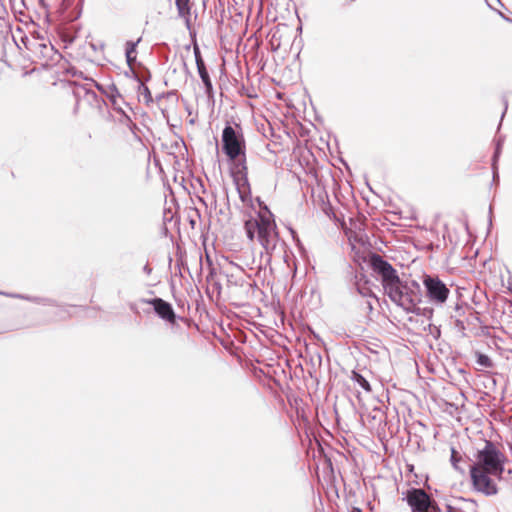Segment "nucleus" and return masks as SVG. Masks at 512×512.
<instances>
[{
  "label": "nucleus",
  "mask_w": 512,
  "mask_h": 512,
  "mask_svg": "<svg viewBox=\"0 0 512 512\" xmlns=\"http://www.w3.org/2000/svg\"><path fill=\"white\" fill-rule=\"evenodd\" d=\"M430 299L443 303L447 300L449 289L438 278L427 276L423 281Z\"/></svg>",
  "instance_id": "nucleus-7"
},
{
  "label": "nucleus",
  "mask_w": 512,
  "mask_h": 512,
  "mask_svg": "<svg viewBox=\"0 0 512 512\" xmlns=\"http://www.w3.org/2000/svg\"><path fill=\"white\" fill-rule=\"evenodd\" d=\"M447 512H460V511L457 510L456 508L452 507V506H448L447 507Z\"/></svg>",
  "instance_id": "nucleus-18"
},
{
  "label": "nucleus",
  "mask_w": 512,
  "mask_h": 512,
  "mask_svg": "<svg viewBox=\"0 0 512 512\" xmlns=\"http://www.w3.org/2000/svg\"><path fill=\"white\" fill-rule=\"evenodd\" d=\"M411 512H437V503L421 488H411L405 494Z\"/></svg>",
  "instance_id": "nucleus-5"
},
{
  "label": "nucleus",
  "mask_w": 512,
  "mask_h": 512,
  "mask_svg": "<svg viewBox=\"0 0 512 512\" xmlns=\"http://www.w3.org/2000/svg\"><path fill=\"white\" fill-rule=\"evenodd\" d=\"M462 460L461 455L458 453V451L455 448L451 449V463L453 467L457 470H459V462Z\"/></svg>",
  "instance_id": "nucleus-15"
},
{
  "label": "nucleus",
  "mask_w": 512,
  "mask_h": 512,
  "mask_svg": "<svg viewBox=\"0 0 512 512\" xmlns=\"http://www.w3.org/2000/svg\"><path fill=\"white\" fill-rule=\"evenodd\" d=\"M477 363L483 368H491L493 366L492 360L484 354L477 353Z\"/></svg>",
  "instance_id": "nucleus-13"
},
{
  "label": "nucleus",
  "mask_w": 512,
  "mask_h": 512,
  "mask_svg": "<svg viewBox=\"0 0 512 512\" xmlns=\"http://www.w3.org/2000/svg\"><path fill=\"white\" fill-rule=\"evenodd\" d=\"M146 303L154 307L155 312L164 320L174 324L176 321V315L173 311L172 306L161 298H154L147 300Z\"/></svg>",
  "instance_id": "nucleus-8"
},
{
  "label": "nucleus",
  "mask_w": 512,
  "mask_h": 512,
  "mask_svg": "<svg viewBox=\"0 0 512 512\" xmlns=\"http://www.w3.org/2000/svg\"><path fill=\"white\" fill-rule=\"evenodd\" d=\"M357 290L358 292L362 295V296H371L372 292L369 288H366V287H360L359 285L357 286Z\"/></svg>",
  "instance_id": "nucleus-16"
},
{
  "label": "nucleus",
  "mask_w": 512,
  "mask_h": 512,
  "mask_svg": "<svg viewBox=\"0 0 512 512\" xmlns=\"http://www.w3.org/2000/svg\"><path fill=\"white\" fill-rule=\"evenodd\" d=\"M178 16L184 21L188 30L192 28V0H175Z\"/></svg>",
  "instance_id": "nucleus-9"
},
{
  "label": "nucleus",
  "mask_w": 512,
  "mask_h": 512,
  "mask_svg": "<svg viewBox=\"0 0 512 512\" xmlns=\"http://www.w3.org/2000/svg\"><path fill=\"white\" fill-rule=\"evenodd\" d=\"M222 149L232 162L231 172L236 179L247 181L246 143L242 133L227 125L222 132Z\"/></svg>",
  "instance_id": "nucleus-3"
},
{
  "label": "nucleus",
  "mask_w": 512,
  "mask_h": 512,
  "mask_svg": "<svg viewBox=\"0 0 512 512\" xmlns=\"http://www.w3.org/2000/svg\"><path fill=\"white\" fill-rule=\"evenodd\" d=\"M244 229L250 241L255 239L264 250L268 260L280 243L279 232L273 214L265 207L256 216L250 217L244 222Z\"/></svg>",
  "instance_id": "nucleus-2"
},
{
  "label": "nucleus",
  "mask_w": 512,
  "mask_h": 512,
  "mask_svg": "<svg viewBox=\"0 0 512 512\" xmlns=\"http://www.w3.org/2000/svg\"><path fill=\"white\" fill-rule=\"evenodd\" d=\"M369 265L381 276L382 286L390 300L408 312L413 311L417 304L416 293L400 280L396 269L376 253L370 255Z\"/></svg>",
  "instance_id": "nucleus-1"
},
{
  "label": "nucleus",
  "mask_w": 512,
  "mask_h": 512,
  "mask_svg": "<svg viewBox=\"0 0 512 512\" xmlns=\"http://www.w3.org/2000/svg\"><path fill=\"white\" fill-rule=\"evenodd\" d=\"M504 454L491 441H485L484 447L478 450L476 461L471 468L486 470L500 478L504 471Z\"/></svg>",
  "instance_id": "nucleus-4"
},
{
  "label": "nucleus",
  "mask_w": 512,
  "mask_h": 512,
  "mask_svg": "<svg viewBox=\"0 0 512 512\" xmlns=\"http://www.w3.org/2000/svg\"><path fill=\"white\" fill-rule=\"evenodd\" d=\"M194 53H195V60H196V64L198 63V61H204L202 59V56H201V53H200V50L197 46H195L194 48Z\"/></svg>",
  "instance_id": "nucleus-17"
},
{
  "label": "nucleus",
  "mask_w": 512,
  "mask_h": 512,
  "mask_svg": "<svg viewBox=\"0 0 512 512\" xmlns=\"http://www.w3.org/2000/svg\"><path fill=\"white\" fill-rule=\"evenodd\" d=\"M196 65H197L198 73L205 85L206 93L208 95H210L212 93L213 86H212V82L209 77L208 71L206 69L205 63H204V61H198V63Z\"/></svg>",
  "instance_id": "nucleus-10"
},
{
  "label": "nucleus",
  "mask_w": 512,
  "mask_h": 512,
  "mask_svg": "<svg viewBox=\"0 0 512 512\" xmlns=\"http://www.w3.org/2000/svg\"><path fill=\"white\" fill-rule=\"evenodd\" d=\"M41 46H42L44 49H48V47H47L45 44H43V45H41Z\"/></svg>",
  "instance_id": "nucleus-20"
},
{
  "label": "nucleus",
  "mask_w": 512,
  "mask_h": 512,
  "mask_svg": "<svg viewBox=\"0 0 512 512\" xmlns=\"http://www.w3.org/2000/svg\"><path fill=\"white\" fill-rule=\"evenodd\" d=\"M351 378H352V380L357 382L365 391L371 392L372 389H371V386H370L369 382L360 373H358L356 371H352Z\"/></svg>",
  "instance_id": "nucleus-12"
},
{
  "label": "nucleus",
  "mask_w": 512,
  "mask_h": 512,
  "mask_svg": "<svg viewBox=\"0 0 512 512\" xmlns=\"http://www.w3.org/2000/svg\"><path fill=\"white\" fill-rule=\"evenodd\" d=\"M65 100L67 102L73 104L72 113L73 114H77V112H78V100H77L75 94L72 93V92H67L66 96H65Z\"/></svg>",
  "instance_id": "nucleus-14"
},
{
  "label": "nucleus",
  "mask_w": 512,
  "mask_h": 512,
  "mask_svg": "<svg viewBox=\"0 0 512 512\" xmlns=\"http://www.w3.org/2000/svg\"><path fill=\"white\" fill-rule=\"evenodd\" d=\"M351 512H363L360 508L354 507Z\"/></svg>",
  "instance_id": "nucleus-19"
},
{
  "label": "nucleus",
  "mask_w": 512,
  "mask_h": 512,
  "mask_svg": "<svg viewBox=\"0 0 512 512\" xmlns=\"http://www.w3.org/2000/svg\"><path fill=\"white\" fill-rule=\"evenodd\" d=\"M138 42H139V40L137 42L129 41L126 43V49H125L126 60H127L128 65L131 68L133 67L134 63L136 62V57H137L136 45Z\"/></svg>",
  "instance_id": "nucleus-11"
},
{
  "label": "nucleus",
  "mask_w": 512,
  "mask_h": 512,
  "mask_svg": "<svg viewBox=\"0 0 512 512\" xmlns=\"http://www.w3.org/2000/svg\"><path fill=\"white\" fill-rule=\"evenodd\" d=\"M470 477L475 491L485 496H494L498 493V486L493 477L496 474L486 470L470 468Z\"/></svg>",
  "instance_id": "nucleus-6"
}]
</instances>
